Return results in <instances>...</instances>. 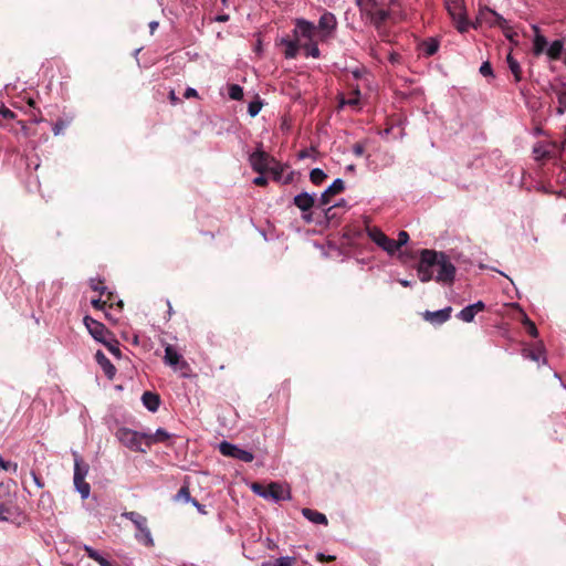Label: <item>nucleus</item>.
Returning a JSON list of instances; mask_svg holds the SVG:
<instances>
[{
    "label": "nucleus",
    "mask_w": 566,
    "mask_h": 566,
    "mask_svg": "<svg viewBox=\"0 0 566 566\" xmlns=\"http://www.w3.org/2000/svg\"><path fill=\"white\" fill-rule=\"evenodd\" d=\"M446 9L451 17L457 30L464 33L470 28L463 0H444Z\"/></svg>",
    "instance_id": "obj_2"
},
{
    "label": "nucleus",
    "mask_w": 566,
    "mask_h": 566,
    "mask_svg": "<svg viewBox=\"0 0 566 566\" xmlns=\"http://www.w3.org/2000/svg\"><path fill=\"white\" fill-rule=\"evenodd\" d=\"M399 283L405 287L411 286V282L408 280H400Z\"/></svg>",
    "instance_id": "obj_57"
},
{
    "label": "nucleus",
    "mask_w": 566,
    "mask_h": 566,
    "mask_svg": "<svg viewBox=\"0 0 566 566\" xmlns=\"http://www.w3.org/2000/svg\"><path fill=\"white\" fill-rule=\"evenodd\" d=\"M564 42L562 40H555L551 44L547 43L545 53L551 60H557L562 54Z\"/></svg>",
    "instance_id": "obj_24"
},
{
    "label": "nucleus",
    "mask_w": 566,
    "mask_h": 566,
    "mask_svg": "<svg viewBox=\"0 0 566 566\" xmlns=\"http://www.w3.org/2000/svg\"><path fill=\"white\" fill-rule=\"evenodd\" d=\"M452 308L450 306L434 312H426L424 317L427 321L433 324H442L447 322L451 316Z\"/></svg>",
    "instance_id": "obj_16"
},
{
    "label": "nucleus",
    "mask_w": 566,
    "mask_h": 566,
    "mask_svg": "<svg viewBox=\"0 0 566 566\" xmlns=\"http://www.w3.org/2000/svg\"><path fill=\"white\" fill-rule=\"evenodd\" d=\"M251 489L259 496L266 500H273L274 502L290 499V491L279 483H271L268 486L260 483H253Z\"/></svg>",
    "instance_id": "obj_4"
},
{
    "label": "nucleus",
    "mask_w": 566,
    "mask_h": 566,
    "mask_svg": "<svg viewBox=\"0 0 566 566\" xmlns=\"http://www.w3.org/2000/svg\"><path fill=\"white\" fill-rule=\"evenodd\" d=\"M353 153L356 155V156H361L364 154V146L360 145V144H355L353 146Z\"/></svg>",
    "instance_id": "obj_50"
},
{
    "label": "nucleus",
    "mask_w": 566,
    "mask_h": 566,
    "mask_svg": "<svg viewBox=\"0 0 566 566\" xmlns=\"http://www.w3.org/2000/svg\"><path fill=\"white\" fill-rule=\"evenodd\" d=\"M295 558L292 556H282L275 560V566H293Z\"/></svg>",
    "instance_id": "obj_38"
},
{
    "label": "nucleus",
    "mask_w": 566,
    "mask_h": 566,
    "mask_svg": "<svg viewBox=\"0 0 566 566\" xmlns=\"http://www.w3.org/2000/svg\"><path fill=\"white\" fill-rule=\"evenodd\" d=\"M192 504L197 507V510H198L200 513H202V514H205V513H206V511H205V506H203V505H201V504H199L196 500H192Z\"/></svg>",
    "instance_id": "obj_55"
},
{
    "label": "nucleus",
    "mask_w": 566,
    "mask_h": 566,
    "mask_svg": "<svg viewBox=\"0 0 566 566\" xmlns=\"http://www.w3.org/2000/svg\"><path fill=\"white\" fill-rule=\"evenodd\" d=\"M261 566H275V562L265 560L261 564Z\"/></svg>",
    "instance_id": "obj_58"
},
{
    "label": "nucleus",
    "mask_w": 566,
    "mask_h": 566,
    "mask_svg": "<svg viewBox=\"0 0 566 566\" xmlns=\"http://www.w3.org/2000/svg\"><path fill=\"white\" fill-rule=\"evenodd\" d=\"M95 359L97 364L103 369L104 374L107 376L108 379H113L116 374L115 366L111 363V360L104 355L103 352L97 350L95 354Z\"/></svg>",
    "instance_id": "obj_17"
},
{
    "label": "nucleus",
    "mask_w": 566,
    "mask_h": 566,
    "mask_svg": "<svg viewBox=\"0 0 566 566\" xmlns=\"http://www.w3.org/2000/svg\"><path fill=\"white\" fill-rule=\"evenodd\" d=\"M85 327L87 328L90 335L99 343H105L108 336H111V332L106 328V326L86 315L83 319Z\"/></svg>",
    "instance_id": "obj_10"
},
{
    "label": "nucleus",
    "mask_w": 566,
    "mask_h": 566,
    "mask_svg": "<svg viewBox=\"0 0 566 566\" xmlns=\"http://www.w3.org/2000/svg\"><path fill=\"white\" fill-rule=\"evenodd\" d=\"M344 189L345 184L343 179H335L333 184L327 189H325L324 192L321 193L319 198L317 199L316 206L323 209L325 206H328L331 203L332 196L342 192Z\"/></svg>",
    "instance_id": "obj_13"
},
{
    "label": "nucleus",
    "mask_w": 566,
    "mask_h": 566,
    "mask_svg": "<svg viewBox=\"0 0 566 566\" xmlns=\"http://www.w3.org/2000/svg\"><path fill=\"white\" fill-rule=\"evenodd\" d=\"M507 64H509V67L512 72V74L514 75V80L516 82H520L522 78V70H521L520 63L516 60H514L511 55H509Z\"/></svg>",
    "instance_id": "obj_31"
},
{
    "label": "nucleus",
    "mask_w": 566,
    "mask_h": 566,
    "mask_svg": "<svg viewBox=\"0 0 566 566\" xmlns=\"http://www.w3.org/2000/svg\"><path fill=\"white\" fill-rule=\"evenodd\" d=\"M294 205L303 212V219L310 223L312 222L313 218L312 216L306 212L311 210L312 207L315 206V193L311 195L308 192H302L294 197L293 199Z\"/></svg>",
    "instance_id": "obj_11"
},
{
    "label": "nucleus",
    "mask_w": 566,
    "mask_h": 566,
    "mask_svg": "<svg viewBox=\"0 0 566 566\" xmlns=\"http://www.w3.org/2000/svg\"><path fill=\"white\" fill-rule=\"evenodd\" d=\"M142 514L137 513V512H125L123 513V517L129 520L134 525L139 522V520L142 518Z\"/></svg>",
    "instance_id": "obj_41"
},
{
    "label": "nucleus",
    "mask_w": 566,
    "mask_h": 566,
    "mask_svg": "<svg viewBox=\"0 0 566 566\" xmlns=\"http://www.w3.org/2000/svg\"><path fill=\"white\" fill-rule=\"evenodd\" d=\"M91 304H92V306H93L94 308H96V310H103L105 302H103V301L98 297V298H93V300L91 301Z\"/></svg>",
    "instance_id": "obj_47"
},
{
    "label": "nucleus",
    "mask_w": 566,
    "mask_h": 566,
    "mask_svg": "<svg viewBox=\"0 0 566 566\" xmlns=\"http://www.w3.org/2000/svg\"><path fill=\"white\" fill-rule=\"evenodd\" d=\"M564 112H565V108L563 106H560V105L556 109L557 115H563Z\"/></svg>",
    "instance_id": "obj_59"
},
{
    "label": "nucleus",
    "mask_w": 566,
    "mask_h": 566,
    "mask_svg": "<svg viewBox=\"0 0 566 566\" xmlns=\"http://www.w3.org/2000/svg\"><path fill=\"white\" fill-rule=\"evenodd\" d=\"M303 49L306 52V56H311L314 59H318L321 56V51L318 49L316 41H310L303 44Z\"/></svg>",
    "instance_id": "obj_30"
},
{
    "label": "nucleus",
    "mask_w": 566,
    "mask_h": 566,
    "mask_svg": "<svg viewBox=\"0 0 566 566\" xmlns=\"http://www.w3.org/2000/svg\"><path fill=\"white\" fill-rule=\"evenodd\" d=\"M252 169L259 174H264L266 170L272 169L271 164H276L274 158L261 149H256L249 157Z\"/></svg>",
    "instance_id": "obj_9"
},
{
    "label": "nucleus",
    "mask_w": 566,
    "mask_h": 566,
    "mask_svg": "<svg viewBox=\"0 0 566 566\" xmlns=\"http://www.w3.org/2000/svg\"><path fill=\"white\" fill-rule=\"evenodd\" d=\"M90 286L92 287V290L97 291L101 294H103L106 290L103 282L98 279H91Z\"/></svg>",
    "instance_id": "obj_39"
},
{
    "label": "nucleus",
    "mask_w": 566,
    "mask_h": 566,
    "mask_svg": "<svg viewBox=\"0 0 566 566\" xmlns=\"http://www.w3.org/2000/svg\"><path fill=\"white\" fill-rule=\"evenodd\" d=\"M185 500L186 502H189L191 499H190V492H189V489L187 486H182L178 493L176 494L175 496V500Z\"/></svg>",
    "instance_id": "obj_40"
},
{
    "label": "nucleus",
    "mask_w": 566,
    "mask_h": 566,
    "mask_svg": "<svg viewBox=\"0 0 566 566\" xmlns=\"http://www.w3.org/2000/svg\"><path fill=\"white\" fill-rule=\"evenodd\" d=\"M145 408L151 412H156L160 406V398L157 394L145 391L142 396Z\"/></svg>",
    "instance_id": "obj_20"
},
{
    "label": "nucleus",
    "mask_w": 566,
    "mask_h": 566,
    "mask_svg": "<svg viewBox=\"0 0 566 566\" xmlns=\"http://www.w3.org/2000/svg\"><path fill=\"white\" fill-rule=\"evenodd\" d=\"M83 549L87 554L90 558L99 564V566H113L109 560H107L104 556H102L96 549L91 547L90 545H83Z\"/></svg>",
    "instance_id": "obj_26"
},
{
    "label": "nucleus",
    "mask_w": 566,
    "mask_h": 566,
    "mask_svg": "<svg viewBox=\"0 0 566 566\" xmlns=\"http://www.w3.org/2000/svg\"><path fill=\"white\" fill-rule=\"evenodd\" d=\"M534 153L541 154V150H537V148H534Z\"/></svg>",
    "instance_id": "obj_64"
},
{
    "label": "nucleus",
    "mask_w": 566,
    "mask_h": 566,
    "mask_svg": "<svg viewBox=\"0 0 566 566\" xmlns=\"http://www.w3.org/2000/svg\"><path fill=\"white\" fill-rule=\"evenodd\" d=\"M72 454L74 458V475H73V478L81 476V478L85 479L88 473V470H90L88 464L83 462L78 452L73 451Z\"/></svg>",
    "instance_id": "obj_22"
},
{
    "label": "nucleus",
    "mask_w": 566,
    "mask_h": 566,
    "mask_svg": "<svg viewBox=\"0 0 566 566\" xmlns=\"http://www.w3.org/2000/svg\"><path fill=\"white\" fill-rule=\"evenodd\" d=\"M530 323H533V322H532V321H530V318H528V317H525V318H524V325L527 327V326H530Z\"/></svg>",
    "instance_id": "obj_60"
},
{
    "label": "nucleus",
    "mask_w": 566,
    "mask_h": 566,
    "mask_svg": "<svg viewBox=\"0 0 566 566\" xmlns=\"http://www.w3.org/2000/svg\"><path fill=\"white\" fill-rule=\"evenodd\" d=\"M262 102L258 98L249 103L248 113L251 117H255L262 109Z\"/></svg>",
    "instance_id": "obj_35"
},
{
    "label": "nucleus",
    "mask_w": 566,
    "mask_h": 566,
    "mask_svg": "<svg viewBox=\"0 0 566 566\" xmlns=\"http://www.w3.org/2000/svg\"><path fill=\"white\" fill-rule=\"evenodd\" d=\"M137 531H140L142 528L146 527L147 526V518L145 516H142V518L139 520V522H137L135 524Z\"/></svg>",
    "instance_id": "obj_52"
},
{
    "label": "nucleus",
    "mask_w": 566,
    "mask_h": 566,
    "mask_svg": "<svg viewBox=\"0 0 566 566\" xmlns=\"http://www.w3.org/2000/svg\"><path fill=\"white\" fill-rule=\"evenodd\" d=\"M315 148L312 147L310 149H303L298 153V158L300 159H305V158H308V157H312V155L315 153Z\"/></svg>",
    "instance_id": "obj_45"
},
{
    "label": "nucleus",
    "mask_w": 566,
    "mask_h": 566,
    "mask_svg": "<svg viewBox=\"0 0 566 566\" xmlns=\"http://www.w3.org/2000/svg\"><path fill=\"white\" fill-rule=\"evenodd\" d=\"M478 23L490 27H499L509 39H512L509 21L489 7L481 8L476 17Z\"/></svg>",
    "instance_id": "obj_3"
},
{
    "label": "nucleus",
    "mask_w": 566,
    "mask_h": 566,
    "mask_svg": "<svg viewBox=\"0 0 566 566\" xmlns=\"http://www.w3.org/2000/svg\"><path fill=\"white\" fill-rule=\"evenodd\" d=\"M532 28L534 30L533 53L538 56L546 52L547 40L543 34H541L537 25H533Z\"/></svg>",
    "instance_id": "obj_18"
},
{
    "label": "nucleus",
    "mask_w": 566,
    "mask_h": 566,
    "mask_svg": "<svg viewBox=\"0 0 566 566\" xmlns=\"http://www.w3.org/2000/svg\"><path fill=\"white\" fill-rule=\"evenodd\" d=\"M316 31L317 29L313 22L303 18L295 19V35L305 39L307 42L315 41Z\"/></svg>",
    "instance_id": "obj_12"
},
{
    "label": "nucleus",
    "mask_w": 566,
    "mask_h": 566,
    "mask_svg": "<svg viewBox=\"0 0 566 566\" xmlns=\"http://www.w3.org/2000/svg\"><path fill=\"white\" fill-rule=\"evenodd\" d=\"M219 451L224 457H230L247 463L252 462L254 460V454L251 451L241 449L240 447L228 441H222L219 444Z\"/></svg>",
    "instance_id": "obj_6"
},
{
    "label": "nucleus",
    "mask_w": 566,
    "mask_h": 566,
    "mask_svg": "<svg viewBox=\"0 0 566 566\" xmlns=\"http://www.w3.org/2000/svg\"><path fill=\"white\" fill-rule=\"evenodd\" d=\"M164 359L167 365L174 368H177L179 364L186 365L181 358V355L171 345L166 346Z\"/></svg>",
    "instance_id": "obj_19"
},
{
    "label": "nucleus",
    "mask_w": 566,
    "mask_h": 566,
    "mask_svg": "<svg viewBox=\"0 0 566 566\" xmlns=\"http://www.w3.org/2000/svg\"><path fill=\"white\" fill-rule=\"evenodd\" d=\"M253 184L256 186H265L268 184V179L263 176V174H260V176L253 179Z\"/></svg>",
    "instance_id": "obj_46"
},
{
    "label": "nucleus",
    "mask_w": 566,
    "mask_h": 566,
    "mask_svg": "<svg viewBox=\"0 0 566 566\" xmlns=\"http://www.w3.org/2000/svg\"><path fill=\"white\" fill-rule=\"evenodd\" d=\"M116 437L126 448L136 452H146V449L142 447L143 441H145L144 432H137L128 428H120L117 430Z\"/></svg>",
    "instance_id": "obj_5"
},
{
    "label": "nucleus",
    "mask_w": 566,
    "mask_h": 566,
    "mask_svg": "<svg viewBox=\"0 0 566 566\" xmlns=\"http://www.w3.org/2000/svg\"><path fill=\"white\" fill-rule=\"evenodd\" d=\"M485 308V304L482 301H478L462 308L458 313V318L465 323L473 322L475 315Z\"/></svg>",
    "instance_id": "obj_14"
},
{
    "label": "nucleus",
    "mask_w": 566,
    "mask_h": 566,
    "mask_svg": "<svg viewBox=\"0 0 566 566\" xmlns=\"http://www.w3.org/2000/svg\"><path fill=\"white\" fill-rule=\"evenodd\" d=\"M421 282H429L434 277L438 283L451 284L455 276V266L444 252L424 249L420 253L417 268Z\"/></svg>",
    "instance_id": "obj_1"
},
{
    "label": "nucleus",
    "mask_w": 566,
    "mask_h": 566,
    "mask_svg": "<svg viewBox=\"0 0 566 566\" xmlns=\"http://www.w3.org/2000/svg\"><path fill=\"white\" fill-rule=\"evenodd\" d=\"M6 520H7V517L0 515V521H6Z\"/></svg>",
    "instance_id": "obj_63"
},
{
    "label": "nucleus",
    "mask_w": 566,
    "mask_h": 566,
    "mask_svg": "<svg viewBox=\"0 0 566 566\" xmlns=\"http://www.w3.org/2000/svg\"><path fill=\"white\" fill-rule=\"evenodd\" d=\"M327 175L321 168H314L310 172V179L314 185H319L326 179Z\"/></svg>",
    "instance_id": "obj_33"
},
{
    "label": "nucleus",
    "mask_w": 566,
    "mask_h": 566,
    "mask_svg": "<svg viewBox=\"0 0 566 566\" xmlns=\"http://www.w3.org/2000/svg\"><path fill=\"white\" fill-rule=\"evenodd\" d=\"M408 240H409V234L406 231H400L398 233V240H396L397 250L400 247L407 244Z\"/></svg>",
    "instance_id": "obj_42"
},
{
    "label": "nucleus",
    "mask_w": 566,
    "mask_h": 566,
    "mask_svg": "<svg viewBox=\"0 0 566 566\" xmlns=\"http://www.w3.org/2000/svg\"><path fill=\"white\" fill-rule=\"evenodd\" d=\"M317 557H318L321 560H323V559L325 558L324 554H322V553H318V554H317Z\"/></svg>",
    "instance_id": "obj_61"
},
{
    "label": "nucleus",
    "mask_w": 566,
    "mask_h": 566,
    "mask_svg": "<svg viewBox=\"0 0 566 566\" xmlns=\"http://www.w3.org/2000/svg\"><path fill=\"white\" fill-rule=\"evenodd\" d=\"M527 331H528V334L533 337H537L538 336V331L535 326L534 323H530V326H527Z\"/></svg>",
    "instance_id": "obj_51"
},
{
    "label": "nucleus",
    "mask_w": 566,
    "mask_h": 566,
    "mask_svg": "<svg viewBox=\"0 0 566 566\" xmlns=\"http://www.w3.org/2000/svg\"><path fill=\"white\" fill-rule=\"evenodd\" d=\"M0 468L4 471H10L12 473L18 472V464L15 462L6 461L3 459L0 462Z\"/></svg>",
    "instance_id": "obj_36"
},
{
    "label": "nucleus",
    "mask_w": 566,
    "mask_h": 566,
    "mask_svg": "<svg viewBox=\"0 0 566 566\" xmlns=\"http://www.w3.org/2000/svg\"><path fill=\"white\" fill-rule=\"evenodd\" d=\"M302 514L306 520H308L313 524L327 525V517L325 516V514L321 512L314 511L312 509H303Z\"/></svg>",
    "instance_id": "obj_23"
},
{
    "label": "nucleus",
    "mask_w": 566,
    "mask_h": 566,
    "mask_svg": "<svg viewBox=\"0 0 566 566\" xmlns=\"http://www.w3.org/2000/svg\"><path fill=\"white\" fill-rule=\"evenodd\" d=\"M184 96H185L186 98L197 97V96H198V93H197V91H196L195 88H192V87H188V88L185 91Z\"/></svg>",
    "instance_id": "obj_48"
},
{
    "label": "nucleus",
    "mask_w": 566,
    "mask_h": 566,
    "mask_svg": "<svg viewBox=\"0 0 566 566\" xmlns=\"http://www.w3.org/2000/svg\"><path fill=\"white\" fill-rule=\"evenodd\" d=\"M229 97L233 101H240L243 97V88L238 84H230L228 86Z\"/></svg>",
    "instance_id": "obj_34"
},
{
    "label": "nucleus",
    "mask_w": 566,
    "mask_h": 566,
    "mask_svg": "<svg viewBox=\"0 0 566 566\" xmlns=\"http://www.w3.org/2000/svg\"><path fill=\"white\" fill-rule=\"evenodd\" d=\"M282 43L285 45L284 55L286 59H294L298 52V44L292 40H282Z\"/></svg>",
    "instance_id": "obj_29"
},
{
    "label": "nucleus",
    "mask_w": 566,
    "mask_h": 566,
    "mask_svg": "<svg viewBox=\"0 0 566 566\" xmlns=\"http://www.w3.org/2000/svg\"><path fill=\"white\" fill-rule=\"evenodd\" d=\"M65 125L64 123L62 122H57L55 123L54 127H53V133L54 135H59L62 133V130L64 129Z\"/></svg>",
    "instance_id": "obj_49"
},
{
    "label": "nucleus",
    "mask_w": 566,
    "mask_h": 566,
    "mask_svg": "<svg viewBox=\"0 0 566 566\" xmlns=\"http://www.w3.org/2000/svg\"><path fill=\"white\" fill-rule=\"evenodd\" d=\"M107 349L115 356L119 357L120 356V349L118 347V343L116 340H113V342H108L107 339L105 340V343H103Z\"/></svg>",
    "instance_id": "obj_37"
},
{
    "label": "nucleus",
    "mask_w": 566,
    "mask_h": 566,
    "mask_svg": "<svg viewBox=\"0 0 566 566\" xmlns=\"http://www.w3.org/2000/svg\"><path fill=\"white\" fill-rule=\"evenodd\" d=\"M558 104L566 109V92L558 94Z\"/></svg>",
    "instance_id": "obj_53"
},
{
    "label": "nucleus",
    "mask_w": 566,
    "mask_h": 566,
    "mask_svg": "<svg viewBox=\"0 0 566 566\" xmlns=\"http://www.w3.org/2000/svg\"><path fill=\"white\" fill-rule=\"evenodd\" d=\"M158 27V22L157 21H151L149 23V28H150V32L153 33Z\"/></svg>",
    "instance_id": "obj_56"
},
{
    "label": "nucleus",
    "mask_w": 566,
    "mask_h": 566,
    "mask_svg": "<svg viewBox=\"0 0 566 566\" xmlns=\"http://www.w3.org/2000/svg\"><path fill=\"white\" fill-rule=\"evenodd\" d=\"M32 479L38 488H43V483L41 482L40 478L35 474V472H31Z\"/></svg>",
    "instance_id": "obj_54"
},
{
    "label": "nucleus",
    "mask_w": 566,
    "mask_h": 566,
    "mask_svg": "<svg viewBox=\"0 0 566 566\" xmlns=\"http://www.w3.org/2000/svg\"><path fill=\"white\" fill-rule=\"evenodd\" d=\"M523 356L525 358L532 359L536 363H539L541 360H543V363H545L542 346H538L537 348H534V349H524Z\"/></svg>",
    "instance_id": "obj_28"
},
{
    "label": "nucleus",
    "mask_w": 566,
    "mask_h": 566,
    "mask_svg": "<svg viewBox=\"0 0 566 566\" xmlns=\"http://www.w3.org/2000/svg\"><path fill=\"white\" fill-rule=\"evenodd\" d=\"M337 27V20L334 13L332 12H324L319 20L318 25L316 29L319 31V40L326 41L331 39L336 30Z\"/></svg>",
    "instance_id": "obj_8"
},
{
    "label": "nucleus",
    "mask_w": 566,
    "mask_h": 566,
    "mask_svg": "<svg viewBox=\"0 0 566 566\" xmlns=\"http://www.w3.org/2000/svg\"><path fill=\"white\" fill-rule=\"evenodd\" d=\"M354 169H355V166H354V165H349V166H347V170L353 171Z\"/></svg>",
    "instance_id": "obj_62"
},
{
    "label": "nucleus",
    "mask_w": 566,
    "mask_h": 566,
    "mask_svg": "<svg viewBox=\"0 0 566 566\" xmlns=\"http://www.w3.org/2000/svg\"><path fill=\"white\" fill-rule=\"evenodd\" d=\"M367 234L373 242L387 253L394 254L397 251L396 240L388 238L380 229L368 228Z\"/></svg>",
    "instance_id": "obj_7"
},
{
    "label": "nucleus",
    "mask_w": 566,
    "mask_h": 566,
    "mask_svg": "<svg viewBox=\"0 0 566 566\" xmlns=\"http://www.w3.org/2000/svg\"><path fill=\"white\" fill-rule=\"evenodd\" d=\"M438 51V43L437 42H429L426 45V53L428 55H433Z\"/></svg>",
    "instance_id": "obj_44"
},
{
    "label": "nucleus",
    "mask_w": 566,
    "mask_h": 566,
    "mask_svg": "<svg viewBox=\"0 0 566 566\" xmlns=\"http://www.w3.org/2000/svg\"><path fill=\"white\" fill-rule=\"evenodd\" d=\"M135 538L147 547L154 546V538L148 526L142 528L140 531H137L135 534Z\"/></svg>",
    "instance_id": "obj_27"
},
{
    "label": "nucleus",
    "mask_w": 566,
    "mask_h": 566,
    "mask_svg": "<svg viewBox=\"0 0 566 566\" xmlns=\"http://www.w3.org/2000/svg\"><path fill=\"white\" fill-rule=\"evenodd\" d=\"M480 73L485 77L493 76V70L491 64L489 62H483L482 65L480 66Z\"/></svg>",
    "instance_id": "obj_43"
},
{
    "label": "nucleus",
    "mask_w": 566,
    "mask_h": 566,
    "mask_svg": "<svg viewBox=\"0 0 566 566\" xmlns=\"http://www.w3.org/2000/svg\"><path fill=\"white\" fill-rule=\"evenodd\" d=\"M360 105V91L358 88L354 90L349 97H339L338 107L344 108L345 106H349L354 109H359Z\"/></svg>",
    "instance_id": "obj_21"
},
{
    "label": "nucleus",
    "mask_w": 566,
    "mask_h": 566,
    "mask_svg": "<svg viewBox=\"0 0 566 566\" xmlns=\"http://www.w3.org/2000/svg\"><path fill=\"white\" fill-rule=\"evenodd\" d=\"M170 437V433L163 428H158L154 433L144 432L145 444L147 447H150L154 443L166 442Z\"/></svg>",
    "instance_id": "obj_15"
},
{
    "label": "nucleus",
    "mask_w": 566,
    "mask_h": 566,
    "mask_svg": "<svg viewBox=\"0 0 566 566\" xmlns=\"http://www.w3.org/2000/svg\"><path fill=\"white\" fill-rule=\"evenodd\" d=\"M389 18V12L384 9H377L371 14L373 22L379 27L381 23H384Z\"/></svg>",
    "instance_id": "obj_32"
},
{
    "label": "nucleus",
    "mask_w": 566,
    "mask_h": 566,
    "mask_svg": "<svg viewBox=\"0 0 566 566\" xmlns=\"http://www.w3.org/2000/svg\"><path fill=\"white\" fill-rule=\"evenodd\" d=\"M74 488L80 493L83 500H86L91 494V486L85 479L77 476L73 478Z\"/></svg>",
    "instance_id": "obj_25"
}]
</instances>
